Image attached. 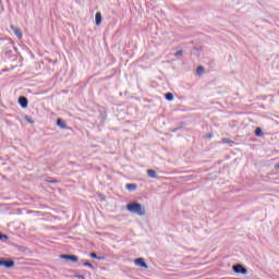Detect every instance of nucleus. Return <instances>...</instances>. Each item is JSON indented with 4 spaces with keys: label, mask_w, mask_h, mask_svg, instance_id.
<instances>
[{
    "label": "nucleus",
    "mask_w": 279,
    "mask_h": 279,
    "mask_svg": "<svg viewBox=\"0 0 279 279\" xmlns=\"http://www.w3.org/2000/svg\"><path fill=\"white\" fill-rule=\"evenodd\" d=\"M57 125L59 128H61V130H66V122H64V120H62V118L57 119Z\"/></svg>",
    "instance_id": "9d476101"
},
{
    "label": "nucleus",
    "mask_w": 279,
    "mask_h": 279,
    "mask_svg": "<svg viewBox=\"0 0 279 279\" xmlns=\"http://www.w3.org/2000/svg\"><path fill=\"white\" fill-rule=\"evenodd\" d=\"M126 210H129V213H133V215H138L140 217H145L146 215L145 207L136 201L129 203L126 205Z\"/></svg>",
    "instance_id": "f257e3e1"
},
{
    "label": "nucleus",
    "mask_w": 279,
    "mask_h": 279,
    "mask_svg": "<svg viewBox=\"0 0 279 279\" xmlns=\"http://www.w3.org/2000/svg\"><path fill=\"white\" fill-rule=\"evenodd\" d=\"M134 263L137 267H142L143 269H149L147 263H145V258L138 257L134 259Z\"/></svg>",
    "instance_id": "39448f33"
},
{
    "label": "nucleus",
    "mask_w": 279,
    "mask_h": 279,
    "mask_svg": "<svg viewBox=\"0 0 279 279\" xmlns=\"http://www.w3.org/2000/svg\"><path fill=\"white\" fill-rule=\"evenodd\" d=\"M85 267H89L90 269H95V266H93V264H90V262L86 260L83 264Z\"/></svg>",
    "instance_id": "4468645a"
},
{
    "label": "nucleus",
    "mask_w": 279,
    "mask_h": 279,
    "mask_svg": "<svg viewBox=\"0 0 279 279\" xmlns=\"http://www.w3.org/2000/svg\"><path fill=\"white\" fill-rule=\"evenodd\" d=\"M74 278L84 279V275H74Z\"/></svg>",
    "instance_id": "4be33fe9"
},
{
    "label": "nucleus",
    "mask_w": 279,
    "mask_h": 279,
    "mask_svg": "<svg viewBox=\"0 0 279 279\" xmlns=\"http://www.w3.org/2000/svg\"><path fill=\"white\" fill-rule=\"evenodd\" d=\"M222 143H228V144H230V143H234L232 140H230V138H228V137H223L222 138Z\"/></svg>",
    "instance_id": "a211bd4d"
},
{
    "label": "nucleus",
    "mask_w": 279,
    "mask_h": 279,
    "mask_svg": "<svg viewBox=\"0 0 279 279\" xmlns=\"http://www.w3.org/2000/svg\"><path fill=\"white\" fill-rule=\"evenodd\" d=\"M255 136H263V129H260V128H256L255 129Z\"/></svg>",
    "instance_id": "ddd939ff"
},
{
    "label": "nucleus",
    "mask_w": 279,
    "mask_h": 279,
    "mask_svg": "<svg viewBox=\"0 0 279 279\" xmlns=\"http://www.w3.org/2000/svg\"><path fill=\"white\" fill-rule=\"evenodd\" d=\"M60 258H62L63 260H71L72 263H77V260H80V257L71 254H61Z\"/></svg>",
    "instance_id": "20e7f679"
},
{
    "label": "nucleus",
    "mask_w": 279,
    "mask_h": 279,
    "mask_svg": "<svg viewBox=\"0 0 279 279\" xmlns=\"http://www.w3.org/2000/svg\"><path fill=\"white\" fill-rule=\"evenodd\" d=\"M25 120H26L28 123H34V120H33L32 117H29V116H26V117H25Z\"/></svg>",
    "instance_id": "6ab92c4d"
},
{
    "label": "nucleus",
    "mask_w": 279,
    "mask_h": 279,
    "mask_svg": "<svg viewBox=\"0 0 279 279\" xmlns=\"http://www.w3.org/2000/svg\"><path fill=\"white\" fill-rule=\"evenodd\" d=\"M49 182H50V184H58V180H51Z\"/></svg>",
    "instance_id": "5701e85b"
},
{
    "label": "nucleus",
    "mask_w": 279,
    "mask_h": 279,
    "mask_svg": "<svg viewBox=\"0 0 279 279\" xmlns=\"http://www.w3.org/2000/svg\"><path fill=\"white\" fill-rule=\"evenodd\" d=\"M0 241H8V235L0 232Z\"/></svg>",
    "instance_id": "f3484780"
},
{
    "label": "nucleus",
    "mask_w": 279,
    "mask_h": 279,
    "mask_svg": "<svg viewBox=\"0 0 279 279\" xmlns=\"http://www.w3.org/2000/svg\"><path fill=\"white\" fill-rule=\"evenodd\" d=\"M17 104H20L21 108H27L29 100H27V97L20 96L17 99Z\"/></svg>",
    "instance_id": "423d86ee"
},
{
    "label": "nucleus",
    "mask_w": 279,
    "mask_h": 279,
    "mask_svg": "<svg viewBox=\"0 0 279 279\" xmlns=\"http://www.w3.org/2000/svg\"><path fill=\"white\" fill-rule=\"evenodd\" d=\"M101 21H102L101 12H97L95 14V25H97V27H99V25H101Z\"/></svg>",
    "instance_id": "6e6552de"
},
{
    "label": "nucleus",
    "mask_w": 279,
    "mask_h": 279,
    "mask_svg": "<svg viewBox=\"0 0 279 279\" xmlns=\"http://www.w3.org/2000/svg\"><path fill=\"white\" fill-rule=\"evenodd\" d=\"M208 137L210 138V137H213V135H211V134H209V135H208Z\"/></svg>",
    "instance_id": "393cba45"
},
{
    "label": "nucleus",
    "mask_w": 279,
    "mask_h": 279,
    "mask_svg": "<svg viewBox=\"0 0 279 279\" xmlns=\"http://www.w3.org/2000/svg\"><path fill=\"white\" fill-rule=\"evenodd\" d=\"M276 171H279V162L275 165Z\"/></svg>",
    "instance_id": "b1692460"
},
{
    "label": "nucleus",
    "mask_w": 279,
    "mask_h": 279,
    "mask_svg": "<svg viewBox=\"0 0 279 279\" xmlns=\"http://www.w3.org/2000/svg\"><path fill=\"white\" fill-rule=\"evenodd\" d=\"M196 73L198 75H202V73H204V66L199 65L197 69H196Z\"/></svg>",
    "instance_id": "dca6fc26"
},
{
    "label": "nucleus",
    "mask_w": 279,
    "mask_h": 279,
    "mask_svg": "<svg viewBox=\"0 0 279 279\" xmlns=\"http://www.w3.org/2000/svg\"><path fill=\"white\" fill-rule=\"evenodd\" d=\"M125 189L128 191H136L137 185L135 183H129V184L125 185Z\"/></svg>",
    "instance_id": "9b49d317"
},
{
    "label": "nucleus",
    "mask_w": 279,
    "mask_h": 279,
    "mask_svg": "<svg viewBox=\"0 0 279 279\" xmlns=\"http://www.w3.org/2000/svg\"><path fill=\"white\" fill-rule=\"evenodd\" d=\"M89 256H90V258H96L97 259V253H90Z\"/></svg>",
    "instance_id": "aec40b11"
},
{
    "label": "nucleus",
    "mask_w": 279,
    "mask_h": 279,
    "mask_svg": "<svg viewBox=\"0 0 279 279\" xmlns=\"http://www.w3.org/2000/svg\"><path fill=\"white\" fill-rule=\"evenodd\" d=\"M96 260H106L105 256H97Z\"/></svg>",
    "instance_id": "412c9836"
},
{
    "label": "nucleus",
    "mask_w": 279,
    "mask_h": 279,
    "mask_svg": "<svg viewBox=\"0 0 279 279\" xmlns=\"http://www.w3.org/2000/svg\"><path fill=\"white\" fill-rule=\"evenodd\" d=\"M147 175H148V178H153L155 180H158V173L154 169H148L147 170Z\"/></svg>",
    "instance_id": "1a4fd4ad"
},
{
    "label": "nucleus",
    "mask_w": 279,
    "mask_h": 279,
    "mask_svg": "<svg viewBox=\"0 0 279 279\" xmlns=\"http://www.w3.org/2000/svg\"><path fill=\"white\" fill-rule=\"evenodd\" d=\"M175 58H182V56H184V52L182 50H178L175 53H174Z\"/></svg>",
    "instance_id": "2eb2a0df"
},
{
    "label": "nucleus",
    "mask_w": 279,
    "mask_h": 279,
    "mask_svg": "<svg viewBox=\"0 0 279 279\" xmlns=\"http://www.w3.org/2000/svg\"><path fill=\"white\" fill-rule=\"evenodd\" d=\"M0 267H5V269H12L14 267V260L8 258H0Z\"/></svg>",
    "instance_id": "f03ea898"
},
{
    "label": "nucleus",
    "mask_w": 279,
    "mask_h": 279,
    "mask_svg": "<svg viewBox=\"0 0 279 279\" xmlns=\"http://www.w3.org/2000/svg\"><path fill=\"white\" fill-rule=\"evenodd\" d=\"M234 274H242L243 276H246L247 274V268H245V266L241 265V264H235L232 267Z\"/></svg>",
    "instance_id": "7ed1b4c3"
},
{
    "label": "nucleus",
    "mask_w": 279,
    "mask_h": 279,
    "mask_svg": "<svg viewBox=\"0 0 279 279\" xmlns=\"http://www.w3.org/2000/svg\"><path fill=\"white\" fill-rule=\"evenodd\" d=\"M11 29L14 32L16 38H19V39L23 38V32H21L20 28H16L13 25H11Z\"/></svg>",
    "instance_id": "0eeeda50"
},
{
    "label": "nucleus",
    "mask_w": 279,
    "mask_h": 279,
    "mask_svg": "<svg viewBox=\"0 0 279 279\" xmlns=\"http://www.w3.org/2000/svg\"><path fill=\"white\" fill-rule=\"evenodd\" d=\"M165 98L167 99V101H173L174 99L173 93H166Z\"/></svg>",
    "instance_id": "f8f14e48"
}]
</instances>
